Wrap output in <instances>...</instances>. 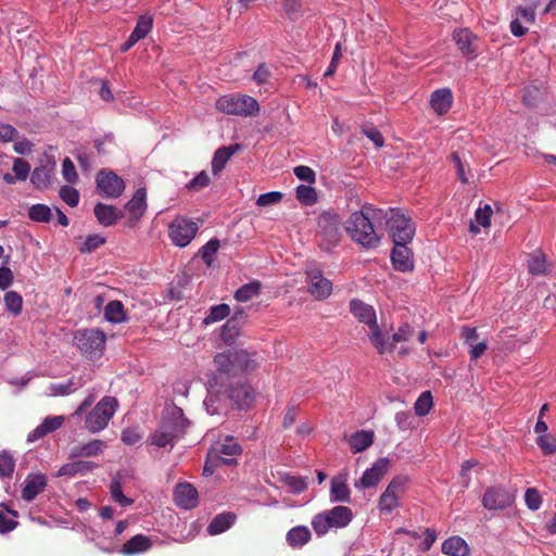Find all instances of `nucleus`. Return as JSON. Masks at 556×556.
Segmentation results:
<instances>
[{
    "mask_svg": "<svg viewBox=\"0 0 556 556\" xmlns=\"http://www.w3.org/2000/svg\"><path fill=\"white\" fill-rule=\"evenodd\" d=\"M98 465L94 462L90 460H77L72 463H66L60 467L56 472L58 477L68 476L75 477L77 475H86L87 472L92 471L97 468Z\"/></svg>",
    "mask_w": 556,
    "mask_h": 556,
    "instance_id": "c85d7f7f",
    "label": "nucleus"
},
{
    "mask_svg": "<svg viewBox=\"0 0 556 556\" xmlns=\"http://www.w3.org/2000/svg\"><path fill=\"white\" fill-rule=\"evenodd\" d=\"M55 164L47 162L36 166L30 174V182L38 190L48 189L54 175Z\"/></svg>",
    "mask_w": 556,
    "mask_h": 556,
    "instance_id": "aec40b11",
    "label": "nucleus"
},
{
    "mask_svg": "<svg viewBox=\"0 0 556 556\" xmlns=\"http://www.w3.org/2000/svg\"><path fill=\"white\" fill-rule=\"evenodd\" d=\"M242 150V144L233 143L218 148L212 159V173L218 175L226 166L229 159L237 152Z\"/></svg>",
    "mask_w": 556,
    "mask_h": 556,
    "instance_id": "4be33fe9",
    "label": "nucleus"
},
{
    "mask_svg": "<svg viewBox=\"0 0 556 556\" xmlns=\"http://www.w3.org/2000/svg\"><path fill=\"white\" fill-rule=\"evenodd\" d=\"M126 210L136 222L143 216L147 210V191L144 188L136 190L132 198L126 203Z\"/></svg>",
    "mask_w": 556,
    "mask_h": 556,
    "instance_id": "cd10ccee",
    "label": "nucleus"
},
{
    "mask_svg": "<svg viewBox=\"0 0 556 556\" xmlns=\"http://www.w3.org/2000/svg\"><path fill=\"white\" fill-rule=\"evenodd\" d=\"M15 469V459L13 455L4 450L0 452V477L2 479L11 478Z\"/></svg>",
    "mask_w": 556,
    "mask_h": 556,
    "instance_id": "a18cd8bd",
    "label": "nucleus"
},
{
    "mask_svg": "<svg viewBox=\"0 0 556 556\" xmlns=\"http://www.w3.org/2000/svg\"><path fill=\"white\" fill-rule=\"evenodd\" d=\"M62 175L64 180L68 184H74L78 179L75 165L68 157L64 159L62 163Z\"/></svg>",
    "mask_w": 556,
    "mask_h": 556,
    "instance_id": "338daca9",
    "label": "nucleus"
},
{
    "mask_svg": "<svg viewBox=\"0 0 556 556\" xmlns=\"http://www.w3.org/2000/svg\"><path fill=\"white\" fill-rule=\"evenodd\" d=\"M175 504L186 510L197 507L199 503V494L195 486L189 482H180L174 489Z\"/></svg>",
    "mask_w": 556,
    "mask_h": 556,
    "instance_id": "f3484780",
    "label": "nucleus"
},
{
    "mask_svg": "<svg viewBox=\"0 0 556 556\" xmlns=\"http://www.w3.org/2000/svg\"><path fill=\"white\" fill-rule=\"evenodd\" d=\"M492 207L485 204L483 207L477 208L475 213L476 222L479 226L488 228L491 225Z\"/></svg>",
    "mask_w": 556,
    "mask_h": 556,
    "instance_id": "69168bd1",
    "label": "nucleus"
},
{
    "mask_svg": "<svg viewBox=\"0 0 556 556\" xmlns=\"http://www.w3.org/2000/svg\"><path fill=\"white\" fill-rule=\"evenodd\" d=\"M105 243V238L101 235H89L86 240L84 241L83 245L80 247L79 251L81 253H90L98 248H100L102 244Z\"/></svg>",
    "mask_w": 556,
    "mask_h": 556,
    "instance_id": "6e6d98bb",
    "label": "nucleus"
},
{
    "mask_svg": "<svg viewBox=\"0 0 556 556\" xmlns=\"http://www.w3.org/2000/svg\"><path fill=\"white\" fill-rule=\"evenodd\" d=\"M118 407V402L113 396L101 399L91 412L86 416L85 426L91 433L102 431L114 416Z\"/></svg>",
    "mask_w": 556,
    "mask_h": 556,
    "instance_id": "1a4fd4ad",
    "label": "nucleus"
},
{
    "mask_svg": "<svg viewBox=\"0 0 556 556\" xmlns=\"http://www.w3.org/2000/svg\"><path fill=\"white\" fill-rule=\"evenodd\" d=\"M75 346L90 359L99 358L105 349L106 337L99 329H79L73 338Z\"/></svg>",
    "mask_w": 556,
    "mask_h": 556,
    "instance_id": "6e6552de",
    "label": "nucleus"
},
{
    "mask_svg": "<svg viewBox=\"0 0 556 556\" xmlns=\"http://www.w3.org/2000/svg\"><path fill=\"white\" fill-rule=\"evenodd\" d=\"M380 214H382L381 210L366 204L361 211L350 215L344 225L345 231L354 242L365 249H376L380 244V237L376 232L371 219Z\"/></svg>",
    "mask_w": 556,
    "mask_h": 556,
    "instance_id": "7ed1b4c3",
    "label": "nucleus"
},
{
    "mask_svg": "<svg viewBox=\"0 0 556 556\" xmlns=\"http://www.w3.org/2000/svg\"><path fill=\"white\" fill-rule=\"evenodd\" d=\"M104 318L112 324H119L126 320L124 305L119 301H111L104 308Z\"/></svg>",
    "mask_w": 556,
    "mask_h": 556,
    "instance_id": "c9c22d12",
    "label": "nucleus"
},
{
    "mask_svg": "<svg viewBox=\"0 0 556 556\" xmlns=\"http://www.w3.org/2000/svg\"><path fill=\"white\" fill-rule=\"evenodd\" d=\"M391 216L387 218V225L393 243H409L415 235V226L409 217L397 210L390 208Z\"/></svg>",
    "mask_w": 556,
    "mask_h": 556,
    "instance_id": "9b49d317",
    "label": "nucleus"
},
{
    "mask_svg": "<svg viewBox=\"0 0 556 556\" xmlns=\"http://www.w3.org/2000/svg\"><path fill=\"white\" fill-rule=\"evenodd\" d=\"M525 502L530 510H538L542 505V498L539 491L534 488H530L526 491Z\"/></svg>",
    "mask_w": 556,
    "mask_h": 556,
    "instance_id": "0e129e2a",
    "label": "nucleus"
},
{
    "mask_svg": "<svg viewBox=\"0 0 556 556\" xmlns=\"http://www.w3.org/2000/svg\"><path fill=\"white\" fill-rule=\"evenodd\" d=\"M198 230V223L185 216H177L168 225V237L174 245L185 248L190 244Z\"/></svg>",
    "mask_w": 556,
    "mask_h": 556,
    "instance_id": "9d476101",
    "label": "nucleus"
},
{
    "mask_svg": "<svg viewBox=\"0 0 556 556\" xmlns=\"http://www.w3.org/2000/svg\"><path fill=\"white\" fill-rule=\"evenodd\" d=\"M46 485L47 477L43 473H29L24 481L22 498L26 502H31L43 491Z\"/></svg>",
    "mask_w": 556,
    "mask_h": 556,
    "instance_id": "412c9836",
    "label": "nucleus"
},
{
    "mask_svg": "<svg viewBox=\"0 0 556 556\" xmlns=\"http://www.w3.org/2000/svg\"><path fill=\"white\" fill-rule=\"evenodd\" d=\"M536 444L545 455H549L556 452V435L549 437L546 434L539 435L536 438Z\"/></svg>",
    "mask_w": 556,
    "mask_h": 556,
    "instance_id": "e2e57ef3",
    "label": "nucleus"
},
{
    "mask_svg": "<svg viewBox=\"0 0 556 556\" xmlns=\"http://www.w3.org/2000/svg\"><path fill=\"white\" fill-rule=\"evenodd\" d=\"M3 302L5 305V309L13 314L14 316H18L23 309V298L16 291H8L4 293Z\"/></svg>",
    "mask_w": 556,
    "mask_h": 556,
    "instance_id": "58836bf2",
    "label": "nucleus"
},
{
    "mask_svg": "<svg viewBox=\"0 0 556 556\" xmlns=\"http://www.w3.org/2000/svg\"><path fill=\"white\" fill-rule=\"evenodd\" d=\"M475 39L476 36L467 28H460L453 31V40L465 55L476 54V49L472 45Z\"/></svg>",
    "mask_w": 556,
    "mask_h": 556,
    "instance_id": "2f4dec72",
    "label": "nucleus"
},
{
    "mask_svg": "<svg viewBox=\"0 0 556 556\" xmlns=\"http://www.w3.org/2000/svg\"><path fill=\"white\" fill-rule=\"evenodd\" d=\"M374 443V432L359 430L354 432L349 440L351 451L356 454L365 451Z\"/></svg>",
    "mask_w": 556,
    "mask_h": 556,
    "instance_id": "72a5a7b5",
    "label": "nucleus"
},
{
    "mask_svg": "<svg viewBox=\"0 0 556 556\" xmlns=\"http://www.w3.org/2000/svg\"><path fill=\"white\" fill-rule=\"evenodd\" d=\"M317 235L319 248L325 252H331L341 241V219L338 214L324 212L317 222Z\"/></svg>",
    "mask_w": 556,
    "mask_h": 556,
    "instance_id": "0eeeda50",
    "label": "nucleus"
},
{
    "mask_svg": "<svg viewBox=\"0 0 556 556\" xmlns=\"http://www.w3.org/2000/svg\"><path fill=\"white\" fill-rule=\"evenodd\" d=\"M254 401V392L242 379L229 380L223 386H210L203 402L210 415L226 414L230 408H247Z\"/></svg>",
    "mask_w": 556,
    "mask_h": 556,
    "instance_id": "f257e3e1",
    "label": "nucleus"
},
{
    "mask_svg": "<svg viewBox=\"0 0 556 556\" xmlns=\"http://www.w3.org/2000/svg\"><path fill=\"white\" fill-rule=\"evenodd\" d=\"M394 419H395L396 426L400 430L406 431V430L414 428L415 418H414L413 414L408 410L397 412L395 414Z\"/></svg>",
    "mask_w": 556,
    "mask_h": 556,
    "instance_id": "680f3d73",
    "label": "nucleus"
},
{
    "mask_svg": "<svg viewBox=\"0 0 556 556\" xmlns=\"http://www.w3.org/2000/svg\"><path fill=\"white\" fill-rule=\"evenodd\" d=\"M96 182L99 193L105 198L116 199L125 189L123 179L111 169H101L97 174Z\"/></svg>",
    "mask_w": 556,
    "mask_h": 556,
    "instance_id": "2eb2a0df",
    "label": "nucleus"
},
{
    "mask_svg": "<svg viewBox=\"0 0 556 556\" xmlns=\"http://www.w3.org/2000/svg\"><path fill=\"white\" fill-rule=\"evenodd\" d=\"M110 493H111L112 500L115 503L119 504L122 507L130 506L134 503V501L130 497L124 495L123 489H122V483L117 479H113L111 481Z\"/></svg>",
    "mask_w": 556,
    "mask_h": 556,
    "instance_id": "c03bdc74",
    "label": "nucleus"
},
{
    "mask_svg": "<svg viewBox=\"0 0 556 556\" xmlns=\"http://www.w3.org/2000/svg\"><path fill=\"white\" fill-rule=\"evenodd\" d=\"M433 406V397L430 391H424L414 404L415 414L424 417L429 414Z\"/></svg>",
    "mask_w": 556,
    "mask_h": 556,
    "instance_id": "79ce46f5",
    "label": "nucleus"
},
{
    "mask_svg": "<svg viewBox=\"0 0 556 556\" xmlns=\"http://www.w3.org/2000/svg\"><path fill=\"white\" fill-rule=\"evenodd\" d=\"M230 314V307L228 304L222 303L214 305L210 308L208 314L203 319V324L210 325L213 323L220 321L228 317Z\"/></svg>",
    "mask_w": 556,
    "mask_h": 556,
    "instance_id": "37998d69",
    "label": "nucleus"
},
{
    "mask_svg": "<svg viewBox=\"0 0 556 556\" xmlns=\"http://www.w3.org/2000/svg\"><path fill=\"white\" fill-rule=\"evenodd\" d=\"M442 553L448 556H469L470 548L460 536H451L442 543Z\"/></svg>",
    "mask_w": 556,
    "mask_h": 556,
    "instance_id": "7c9ffc66",
    "label": "nucleus"
},
{
    "mask_svg": "<svg viewBox=\"0 0 556 556\" xmlns=\"http://www.w3.org/2000/svg\"><path fill=\"white\" fill-rule=\"evenodd\" d=\"M153 18L149 15H141L137 20L136 26L131 31V35L138 40L143 39L152 29Z\"/></svg>",
    "mask_w": 556,
    "mask_h": 556,
    "instance_id": "49530a36",
    "label": "nucleus"
},
{
    "mask_svg": "<svg viewBox=\"0 0 556 556\" xmlns=\"http://www.w3.org/2000/svg\"><path fill=\"white\" fill-rule=\"evenodd\" d=\"M513 16L515 18H518L519 21L522 20L527 24H534L535 22V11L532 10V8H529L528 5L516 7L513 11Z\"/></svg>",
    "mask_w": 556,
    "mask_h": 556,
    "instance_id": "bf43d9fd",
    "label": "nucleus"
},
{
    "mask_svg": "<svg viewBox=\"0 0 556 556\" xmlns=\"http://www.w3.org/2000/svg\"><path fill=\"white\" fill-rule=\"evenodd\" d=\"M152 546V541L144 534H136L128 540L121 548V553L126 556H132L146 553Z\"/></svg>",
    "mask_w": 556,
    "mask_h": 556,
    "instance_id": "a878e982",
    "label": "nucleus"
},
{
    "mask_svg": "<svg viewBox=\"0 0 556 556\" xmlns=\"http://www.w3.org/2000/svg\"><path fill=\"white\" fill-rule=\"evenodd\" d=\"M220 247V242L218 239L213 238L210 239L201 249H200V255L203 260V262L206 265H211L213 263V256L217 253L218 249Z\"/></svg>",
    "mask_w": 556,
    "mask_h": 556,
    "instance_id": "8fccbe9b",
    "label": "nucleus"
},
{
    "mask_svg": "<svg viewBox=\"0 0 556 556\" xmlns=\"http://www.w3.org/2000/svg\"><path fill=\"white\" fill-rule=\"evenodd\" d=\"M283 482L286 483V485H288L290 488V490L293 493H296V494H300V493L304 492L307 489L306 481L303 478H301V477H296V476H292V475H287L283 478Z\"/></svg>",
    "mask_w": 556,
    "mask_h": 556,
    "instance_id": "052dcab7",
    "label": "nucleus"
},
{
    "mask_svg": "<svg viewBox=\"0 0 556 556\" xmlns=\"http://www.w3.org/2000/svg\"><path fill=\"white\" fill-rule=\"evenodd\" d=\"M18 516L17 511L11 509L5 503L0 504V533L7 534L13 531L18 522L14 519Z\"/></svg>",
    "mask_w": 556,
    "mask_h": 556,
    "instance_id": "f704fd0d",
    "label": "nucleus"
},
{
    "mask_svg": "<svg viewBox=\"0 0 556 556\" xmlns=\"http://www.w3.org/2000/svg\"><path fill=\"white\" fill-rule=\"evenodd\" d=\"M389 459L386 457L379 458L367 468L363 476L354 482V488L357 490H365L376 486L380 480L388 472Z\"/></svg>",
    "mask_w": 556,
    "mask_h": 556,
    "instance_id": "dca6fc26",
    "label": "nucleus"
},
{
    "mask_svg": "<svg viewBox=\"0 0 556 556\" xmlns=\"http://www.w3.org/2000/svg\"><path fill=\"white\" fill-rule=\"evenodd\" d=\"M216 109L227 115L255 116L260 112L258 102L251 96L230 93L222 96L215 103Z\"/></svg>",
    "mask_w": 556,
    "mask_h": 556,
    "instance_id": "423d86ee",
    "label": "nucleus"
},
{
    "mask_svg": "<svg viewBox=\"0 0 556 556\" xmlns=\"http://www.w3.org/2000/svg\"><path fill=\"white\" fill-rule=\"evenodd\" d=\"M12 170L18 180L25 181L30 174V165L24 159L17 157L13 162Z\"/></svg>",
    "mask_w": 556,
    "mask_h": 556,
    "instance_id": "4d7b16f0",
    "label": "nucleus"
},
{
    "mask_svg": "<svg viewBox=\"0 0 556 556\" xmlns=\"http://www.w3.org/2000/svg\"><path fill=\"white\" fill-rule=\"evenodd\" d=\"M361 132L374 142L376 148H382L384 138L382 134L372 125H363Z\"/></svg>",
    "mask_w": 556,
    "mask_h": 556,
    "instance_id": "5fc2aeb1",
    "label": "nucleus"
},
{
    "mask_svg": "<svg viewBox=\"0 0 556 556\" xmlns=\"http://www.w3.org/2000/svg\"><path fill=\"white\" fill-rule=\"evenodd\" d=\"M236 521L233 513H222L216 515L206 528L210 535H217L227 531Z\"/></svg>",
    "mask_w": 556,
    "mask_h": 556,
    "instance_id": "473e14b6",
    "label": "nucleus"
},
{
    "mask_svg": "<svg viewBox=\"0 0 556 556\" xmlns=\"http://www.w3.org/2000/svg\"><path fill=\"white\" fill-rule=\"evenodd\" d=\"M242 448L233 437L228 435L225 441L216 450V457L225 465L236 463V456L241 454Z\"/></svg>",
    "mask_w": 556,
    "mask_h": 556,
    "instance_id": "b1692460",
    "label": "nucleus"
},
{
    "mask_svg": "<svg viewBox=\"0 0 556 556\" xmlns=\"http://www.w3.org/2000/svg\"><path fill=\"white\" fill-rule=\"evenodd\" d=\"M528 269L534 276L544 275L547 270L545 255L542 252L530 254L528 258Z\"/></svg>",
    "mask_w": 556,
    "mask_h": 556,
    "instance_id": "ea45409f",
    "label": "nucleus"
},
{
    "mask_svg": "<svg viewBox=\"0 0 556 556\" xmlns=\"http://www.w3.org/2000/svg\"><path fill=\"white\" fill-rule=\"evenodd\" d=\"M281 199H282L281 192L269 191V192L260 194L256 200V204L258 206H268V205L276 204V203L280 202Z\"/></svg>",
    "mask_w": 556,
    "mask_h": 556,
    "instance_id": "774afa93",
    "label": "nucleus"
},
{
    "mask_svg": "<svg viewBox=\"0 0 556 556\" xmlns=\"http://www.w3.org/2000/svg\"><path fill=\"white\" fill-rule=\"evenodd\" d=\"M408 243H394L391 252V262L395 270L401 273L412 271L414 269V260Z\"/></svg>",
    "mask_w": 556,
    "mask_h": 556,
    "instance_id": "a211bd4d",
    "label": "nucleus"
},
{
    "mask_svg": "<svg viewBox=\"0 0 556 556\" xmlns=\"http://www.w3.org/2000/svg\"><path fill=\"white\" fill-rule=\"evenodd\" d=\"M481 502L488 510H503L511 506L515 495L506 486L497 484L486 488Z\"/></svg>",
    "mask_w": 556,
    "mask_h": 556,
    "instance_id": "ddd939ff",
    "label": "nucleus"
},
{
    "mask_svg": "<svg viewBox=\"0 0 556 556\" xmlns=\"http://www.w3.org/2000/svg\"><path fill=\"white\" fill-rule=\"evenodd\" d=\"M350 312L358 319L359 323L368 325L370 333L368 334L370 343L377 349V352L382 355L392 349L384 340V337L377 324L376 311L369 304L353 299L350 301Z\"/></svg>",
    "mask_w": 556,
    "mask_h": 556,
    "instance_id": "20e7f679",
    "label": "nucleus"
},
{
    "mask_svg": "<svg viewBox=\"0 0 556 556\" xmlns=\"http://www.w3.org/2000/svg\"><path fill=\"white\" fill-rule=\"evenodd\" d=\"M305 274L307 277V291L315 300H326L331 295L332 282L324 276L321 269L313 266L307 268Z\"/></svg>",
    "mask_w": 556,
    "mask_h": 556,
    "instance_id": "4468645a",
    "label": "nucleus"
},
{
    "mask_svg": "<svg viewBox=\"0 0 556 556\" xmlns=\"http://www.w3.org/2000/svg\"><path fill=\"white\" fill-rule=\"evenodd\" d=\"M399 506V495L384 490L379 498V508L382 513L391 514Z\"/></svg>",
    "mask_w": 556,
    "mask_h": 556,
    "instance_id": "de8ad7c7",
    "label": "nucleus"
},
{
    "mask_svg": "<svg viewBox=\"0 0 556 556\" xmlns=\"http://www.w3.org/2000/svg\"><path fill=\"white\" fill-rule=\"evenodd\" d=\"M346 480L348 473H340L331 479L329 494L331 503H351V491Z\"/></svg>",
    "mask_w": 556,
    "mask_h": 556,
    "instance_id": "6ab92c4d",
    "label": "nucleus"
},
{
    "mask_svg": "<svg viewBox=\"0 0 556 556\" xmlns=\"http://www.w3.org/2000/svg\"><path fill=\"white\" fill-rule=\"evenodd\" d=\"M414 334V329L408 324L401 325L397 330L392 334L391 342L384 339L389 345L392 344V349L388 352H392L394 350V344L399 342L408 341Z\"/></svg>",
    "mask_w": 556,
    "mask_h": 556,
    "instance_id": "09e8293b",
    "label": "nucleus"
},
{
    "mask_svg": "<svg viewBox=\"0 0 556 556\" xmlns=\"http://www.w3.org/2000/svg\"><path fill=\"white\" fill-rule=\"evenodd\" d=\"M215 371L208 380L210 386H223L229 380L255 371L260 362L255 353L247 350H232L218 353L214 357Z\"/></svg>",
    "mask_w": 556,
    "mask_h": 556,
    "instance_id": "f03ea898",
    "label": "nucleus"
},
{
    "mask_svg": "<svg viewBox=\"0 0 556 556\" xmlns=\"http://www.w3.org/2000/svg\"><path fill=\"white\" fill-rule=\"evenodd\" d=\"M176 442L177 441L172 435H169L168 432H165L160 427H157L155 431L149 435V443L157 447H169V450H172Z\"/></svg>",
    "mask_w": 556,
    "mask_h": 556,
    "instance_id": "4c0bfd02",
    "label": "nucleus"
},
{
    "mask_svg": "<svg viewBox=\"0 0 556 556\" xmlns=\"http://www.w3.org/2000/svg\"><path fill=\"white\" fill-rule=\"evenodd\" d=\"M430 104L439 115L447 113L453 104L452 90L450 88L434 90L431 94Z\"/></svg>",
    "mask_w": 556,
    "mask_h": 556,
    "instance_id": "393cba45",
    "label": "nucleus"
},
{
    "mask_svg": "<svg viewBox=\"0 0 556 556\" xmlns=\"http://www.w3.org/2000/svg\"><path fill=\"white\" fill-rule=\"evenodd\" d=\"M210 181L207 173L202 170L186 185V189L197 192L207 187Z\"/></svg>",
    "mask_w": 556,
    "mask_h": 556,
    "instance_id": "864d4df0",
    "label": "nucleus"
},
{
    "mask_svg": "<svg viewBox=\"0 0 556 556\" xmlns=\"http://www.w3.org/2000/svg\"><path fill=\"white\" fill-rule=\"evenodd\" d=\"M353 520V511L350 507L338 505L331 509L316 514L311 521L317 536L326 535L330 530L348 527Z\"/></svg>",
    "mask_w": 556,
    "mask_h": 556,
    "instance_id": "39448f33",
    "label": "nucleus"
},
{
    "mask_svg": "<svg viewBox=\"0 0 556 556\" xmlns=\"http://www.w3.org/2000/svg\"><path fill=\"white\" fill-rule=\"evenodd\" d=\"M28 217L36 223H49L52 217V211L46 204H34L28 210Z\"/></svg>",
    "mask_w": 556,
    "mask_h": 556,
    "instance_id": "a19ab883",
    "label": "nucleus"
},
{
    "mask_svg": "<svg viewBox=\"0 0 556 556\" xmlns=\"http://www.w3.org/2000/svg\"><path fill=\"white\" fill-rule=\"evenodd\" d=\"M106 447V443L100 439H93L86 444L75 446L70 453V458L78 457H94L103 452Z\"/></svg>",
    "mask_w": 556,
    "mask_h": 556,
    "instance_id": "bb28decb",
    "label": "nucleus"
},
{
    "mask_svg": "<svg viewBox=\"0 0 556 556\" xmlns=\"http://www.w3.org/2000/svg\"><path fill=\"white\" fill-rule=\"evenodd\" d=\"M312 539V533L306 526L291 528L286 534V541L292 548H302Z\"/></svg>",
    "mask_w": 556,
    "mask_h": 556,
    "instance_id": "c756f323",
    "label": "nucleus"
},
{
    "mask_svg": "<svg viewBox=\"0 0 556 556\" xmlns=\"http://www.w3.org/2000/svg\"><path fill=\"white\" fill-rule=\"evenodd\" d=\"M189 426V420L185 417L180 407L174 406L162 415L159 427L168 432L176 441L182 438Z\"/></svg>",
    "mask_w": 556,
    "mask_h": 556,
    "instance_id": "f8f14e48",
    "label": "nucleus"
},
{
    "mask_svg": "<svg viewBox=\"0 0 556 556\" xmlns=\"http://www.w3.org/2000/svg\"><path fill=\"white\" fill-rule=\"evenodd\" d=\"M59 195L71 207H75L79 203V192L72 186H62Z\"/></svg>",
    "mask_w": 556,
    "mask_h": 556,
    "instance_id": "603ef678",
    "label": "nucleus"
},
{
    "mask_svg": "<svg viewBox=\"0 0 556 556\" xmlns=\"http://www.w3.org/2000/svg\"><path fill=\"white\" fill-rule=\"evenodd\" d=\"M94 216L100 225L109 227L124 217V213L113 205L97 203L93 208Z\"/></svg>",
    "mask_w": 556,
    "mask_h": 556,
    "instance_id": "5701e85b",
    "label": "nucleus"
},
{
    "mask_svg": "<svg viewBox=\"0 0 556 556\" xmlns=\"http://www.w3.org/2000/svg\"><path fill=\"white\" fill-rule=\"evenodd\" d=\"M296 199L306 205H312L317 201L315 188L311 186L300 185L296 187Z\"/></svg>",
    "mask_w": 556,
    "mask_h": 556,
    "instance_id": "3c124183",
    "label": "nucleus"
},
{
    "mask_svg": "<svg viewBox=\"0 0 556 556\" xmlns=\"http://www.w3.org/2000/svg\"><path fill=\"white\" fill-rule=\"evenodd\" d=\"M238 334H239V323L237 321V317H231L222 327L220 336H222L223 340L229 341V340H232Z\"/></svg>",
    "mask_w": 556,
    "mask_h": 556,
    "instance_id": "13d9d810",
    "label": "nucleus"
},
{
    "mask_svg": "<svg viewBox=\"0 0 556 556\" xmlns=\"http://www.w3.org/2000/svg\"><path fill=\"white\" fill-rule=\"evenodd\" d=\"M261 282L257 280L251 281L249 283H245L241 286L236 292H235V299L238 302H247L251 299L257 296L261 291Z\"/></svg>",
    "mask_w": 556,
    "mask_h": 556,
    "instance_id": "e433bc0d",
    "label": "nucleus"
}]
</instances>
